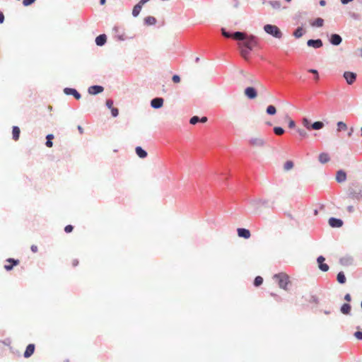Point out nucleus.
<instances>
[{
	"mask_svg": "<svg viewBox=\"0 0 362 362\" xmlns=\"http://www.w3.org/2000/svg\"><path fill=\"white\" fill-rule=\"evenodd\" d=\"M233 39L238 42L241 56L247 60L250 52L257 45V37L253 35H248L244 32L235 31L233 32Z\"/></svg>",
	"mask_w": 362,
	"mask_h": 362,
	"instance_id": "f257e3e1",
	"label": "nucleus"
},
{
	"mask_svg": "<svg viewBox=\"0 0 362 362\" xmlns=\"http://www.w3.org/2000/svg\"><path fill=\"white\" fill-rule=\"evenodd\" d=\"M264 30L267 34L272 35L275 38H281L283 35L281 30L275 25L266 24L264 26Z\"/></svg>",
	"mask_w": 362,
	"mask_h": 362,
	"instance_id": "f03ea898",
	"label": "nucleus"
},
{
	"mask_svg": "<svg viewBox=\"0 0 362 362\" xmlns=\"http://www.w3.org/2000/svg\"><path fill=\"white\" fill-rule=\"evenodd\" d=\"M274 279L278 281V284L281 288L287 290V285L289 283V276L285 273H279L274 274Z\"/></svg>",
	"mask_w": 362,
	"mask_h": 362,
	"instance_id": "7ed1b4c3",
	"label": "nucleus"
},
{
	"mask_svg": "<svg viewBox=\"0 0 362 362\" xmlns=\"http://www.w3.org/2000/svg\"><path fill=\"white\" fill-rule=\"evenodd\" d=\"M307 16V11H298L293 16V20L296 21L297 24H301V25L303 26L305 24Z\"/></svg>",
	"mask_w": 362,
	"mask_h": 362,
	"instance_id": "20e7f679",
	"label": "nucleus"
},
{
	"mask_svg": "<svg viewBox=\"0 0 362 362\" xmlns=\"http://www.w3.org/2000/svg\"><path fill=\"white\" fill-rule=\"evenodd\" d=\"M114 37L119 41H124L127 39L124 35V29L119 26L115 25L112 29Z\"/></svg>",
	"mask_w": 362,
	"mask_h": 362,
	"instance_id": "39448f33",
	"label": "nucleus"
},
{
	"mask_svg": "<svg viewBox=\"0 0 362 362\" xmlns=\"http://www.w3.org/2000/svg\"><path fill=\"white\" fill-rule=\"evenodd\" d=\"M250 146L254 147H264L267 141L262 137H252L248 140Z\"/></svg>",
	"mask_w": 362,
	"mask_h": 362,
	"instance_id": "423d86ee",
	"label": "nucleus"
},
{
	"mask_svg": "<svg viewBox=\"0 0 362 362\" xmlns=\"http://www.w3.org/2000/svg\"><path fill=\"white\" fill-rule=\"evenodd\" d=\"M343 77L346 80L347 84L352 85L356 81L357 75L356 73L352 71H344Z\"/></svg>",
	"mask_w": 362,
	"mask_h": 362,
	"instance_id": "0eeeda50",
	"label": "nucleus"
},
{
	"mask_svg": "<svg viewBox=\"0 0 362 362\" xmlns=\"http://www.w3.org/2000/svg\"><path fill=\"white\" fill-rule=\"evenodd\" d=\"M325 258L322 255H320L317 258V262L318 264L319 269L324 272H326L329 270V267L327 264L325 263Z\"/></svg>",
	"mask_w": 362,
	"mask_h": 362,
	"instance_id": "6e6552de",
	"label": "nucleus"
},
{
	"mask_svg": "<svg viewBox=\"0 0 362 362\" xmlns=\"http://www.w3.org/2000/svg\"><path fill=\"white\" fill-rule=\"evenodd\" d=\"M307 45L315 49H319L323 46L321 39H310L307 41Z\"/></svg>",
	"mask_w": 362,
	"mask_h": 362,
	"instance_id": "1a4fd4ad",
	"label": "nucleus"
},
{
	"mask_svg": "<svg viewBox=\"0 0 362 362\" xmlns=\"http://www.w3.org/2000/svg\"><path fill=\"white\" fill-rule=\"evenodd\" d=\"M64 93L66 95H73L76 100L81 98V93L76 89L73 88H65L64 89Z\"/></svg>",
	"mask_w": 362,
	"mask_h": 362,
	"instance_id": "9d476101",
	"label": "nucleus"
},
{
	"mask_svg": "<svg viewBox=\"0 0 362 362\" xmlns=\"http://www.w3.org/2000/svg\"><path fill=\"white\" fill-rule=\"evenodd\" d=\"M244 93L247 98L250 100L255 99L257 96V91L254 87H247Z\"/></svg>",
	"mask_w": 362,
	"mask_h": 362,
	"instance_id": "9b49d317",
	"label": "nucleus"
},
{
	"mask_svg": "<svg viewBox=\"0 0 362 362\" xmlns=\"http://www.w3.org/2000/svg\"><path fill=\"white\" fill-rule=\"evenodd\" d=\"M104 88L100 85H93L88 88V93L90 95H98L103 92Z\"/></svg>",
	"mask_w": 362,
	"mask_h": 362,
	"instance_id": "f8f14e48",
	"label": "nucleus"
},
{
	"mask_svg": "<svg viewBox=\"0 0 362 362\" xmlns=\"http://www.w3.org/2000/svg\"><path fill=\"white\" fill-rule=\"evenodd\" d=\"M329 42L334 46L339 45L342 42V37L337 33H333L329 38Z\"/></svg>",
	"mask_w": 362,
	"mask_h": 362,
	"instance_id": "ddd939ff",
	"label": "nucleus"
},
{
	"mask_svg": "<svg viewBox=\"0 0 362 362\" xmlns=\"http://www.w3.org/2000/svg\"><path fill=\"white\" fill-rule=\"evenodd\" d=\"M328 223L332 228H340L344 223L341 219L335 217L329 218Z\"/></svg>",
	"mask_w": 362,
	"mask_h": 362,
	"instance_id": "4468645a",
	"label": "nucleus"
},
{
	"mask_svg": "<svg viewBox=\"0 0 362 362\" xmlns=\"http://www.w3.org/2000/svg\"><path fill=\"white\" fill-rule=\"evenodd\" d=\"M163 98L156 97L151 100V106L154 109H159L163 106Z\"/></svg>",
	"mask_w": 362,
	"mask_h": 362,
	"instance_id": "2eb2a0df",
	"label": "nucleus"
},
{
	"mask_svg": "<svg viewBox=\"0 0 362 362\" xmlns=\"http://www.w3.org/2000/svg\"><path fill=\"white\" fill-rule=\"evenodd\" d=\"M237 232H238V235L240 238H243L245 239H248L251 235L250 231L247 228H238Z\"/></svg>",
	"mask_w": 362,
	"mask_h": 362,
	"instance_id": "dca6fc26",
	"label": "nucleus"
},
{
	"mask_svg": "<svg viewBox=\"0 0 362 362\" xmlns=\"http://www.w3.org/2000/svg\"><path fill=\"white\" fill-rule=\"evenodd\" d=\"M346 173L343 170H339L337 172L336 175V180L339 183H341L346 181Z\"/></svg>",
	"mask_w": 362,
	"mask_h": 362,
	"instance_id": "f3484780",
	"label": "nucleus"
},
{
	"mask_svg": "<svg viewBox=\"0 0 362 362\" xmlns=\"http://www.w3.org/2000/svg\"><path fill=\"white\" fill-rule=\"evenodd\" d=\"M95 44L98 46L102 47L105 45L107 42V35L105 34H100L95 37Z\"/></svg>",
	"mask_w": 362,
	"mask_h": 362,
	"instance_id": "a211bd4d",
	"label": "nucleus"
},
{
	"mask_svg": "<svg viewBox=\"0 0 362 362\" xmlns=\"http://www.w3.org/2000/svg\"><path fill=\"white\" fill-rule=\"evenodd\" d=\"M35 346L34 344H29L25 349L23 356L25 358L30 357L35 351Z\"/></svg>",
	"mask_w": 362,
	"mask_h": 362,
	"instance_id": "6ab92c4d",
	"label": "nucleus"
},
{
	"mask_svg": "<svg viewBox=\"0 0 362 362\" xmlns=\"http://www.w3.org/2000/svg\"><path fill=\"white\" fill-rule=\"evenodd\" d=\"M361 190L354 189L352 187H349L348 189V196L351 199H359Z\"/></svg>",
	"mask_w": 362,
	"mask_h": 362,
	"instance_id": "aec40b11",
	"label": "nucleus"
},
{
	"mask_svg": "<svg viewBox=\"0 0 362 362\" xmlns=\"http://www.w3.org/2000/svg\"><path fill=\"white\" fill-rule=\"evenodd\" d=\"M7 262H10L11 264H5L4 265V269L6 270V271H11L13 269V267L14 266H16L17 264H18L19 263V260L18 259H15L13 258H8L6 260Z\"/></svg>",
	"mask_w": 362,
	"mask_h": 362,
	"instance_id": "412c9836",
	"label": "nucleus"
},
{
	"mask_svg": "<svg viewBox=\"0 0 362 362\" xmlns=\"http://www.w3.org/2000/svg\"><path fill=\"white\" fill-rule=\"evenodd\" d=\"M339 262L341 265L344 266H349L351 265L354 262V258L351 256H345L339 259Z\"/></svg>",
	"mask_w": 362,
	"mask_h": 362,
	"instance_id": "4be33fe9",
	"label": "nucleus"
},
{
	"mask_svg": "<svg viewBox=\"0 0 362 362\" xmlns=\"http://www.w3.org/2000/svg\"><path fill=\"white\" fill-rule=\"evenodd\" d=\"M351 306L349 303H344L340 308L341 313L346 315L351 314Z\"/></svg>",
	"mask_w": 362,
	"mask_h": 362,
	"instance_id": "5701e85b",
	"label": "nucleus"
},
{
	"mask_svg": "<svg viewBox=\"0 0 362 362\" xmlns=\"http://www.w3.org/2000/svg\"><path fill=\"white\" fill-rule=\"evenodd\" d=\"M135 151L136 155L141 158H145L146 157H147L148 153L146 151L144 150L141 146H136L135 148Z\"/></svg>",
	"mask_w": 362,
	"mask_h": 362,
	"instance_id": "b1692460",
	"label": "nucleus"
},
{
	"mask_svg": "<svg viewBox=\"0 0 362 362\" xmlns=\"http://www.w3.org/2000/svg\"><path fill=\"white\" fill-rule=\"evenodd\" d=\"M330 160V157L329 156V154L327 153H320L319 155V161L322 163V164H325V163H327V162H329Z\"/></svg>",
	"mask_w": 362,
	"mask_h": 362,
	"instance_id": "393cba45",
	"label": "nucleus"
},
{
	"mask_svg": "<svg viewBox=\"0 0 362 362\" xmlns=\"http://www.w3.org/2000/svg\"><path fill=\"white\" fill-rule=\"evenodd\" d=\"M21 130L20 128L17 126H13L12 129V136L13 139L14 141H18L19 139Z\"/></svg>",
	"mask_w": 362,
	"mask_h": 362,
	"instance_id": "a878e982",
	"label": "nucleus"
},
{
	"mask_svg": "<svg viewBox=\"0 0 362 362\" xmlns=\"http://www.w3.org/2000/svg\"><path fill=\"white\" fill-rule=\"evenodd\" d=\"M144 21V24L146 25H153L156 23L157 20L155 17L149 16L146 17Z\"/></svg>",
	"mask_w": 362,
	"mask_h": 362,
	"instance_id": "bb28decb",
	"label": "nucleus"
},
{
	"mask_svg": "<svg viewBox=\"0 0 362 362\" xmlns=\"http://www.w3.org/2000/svg\"><path fill=\"white\" fill-rule=\"evenodd\" d=\"M337 280L339 284H344L346 281V278L343 272H339L337 275Z\"/></svg>",
	"mask_w": 362,
	"mask_h": 362,
	"instance_id": "cd10ccee",
	"label": "nucleus"
},
{
	"mask_svg": "<svg viewBox=\"0 0 362 362\" xmlns=\"http://www.w3.org/2000/svg\"><path fill=\"white\" fill-rule=\"evenodd\" d=\"M142 6H143L141 4H140L139 3L136 4L134 6L133 10H132V16L134 17H137L139 15L141 11Z\"/></svg>",
	"mask_w": 362,
	"mask_h": 362,
	"instance_id": "c85d7f7f",
	"label": "nucleus"
},
{
	"mask_svg": "<svg viewBox=\"0 0 362 362\" xmlns=\"http://www.w3.org/2000/svg\"><path fill=\"white\" fill-rule=\"evenodd\" d=\"M267 3L275 10H280L281 8V3L279 1H269Z\"/></svg>",
	"mask_w": 362,
	"mask_h": 362,
	"instance_id": "c756f323",
	"label": "nucleus"
},
{
	"mask_svg": "<svg viewBox=\"0 0 362 362\" xmlns=\"http://www.w3.org/2000/svg\"><path fill=\"white\" fill-rule=\"evenodd\" d=\"M303 26L298 27L293 32V35L296 38L301 37L304 34Z\"/></svg>",
	"mask_w": 362,
	"mask_h": 362,
	"instance_id": "7c9ffc66",
	"label": "nucleus"
},
{
	"mask_svg": "<svg viewBox=\"0 0 362 362\" xmlns=\"http://www.w3.org/2000/svg\"><path fill=\"white\" fill-rule=\"evenodd\" d=\"M325 124L321 121L315 122L311 124V129L320 130L324 127Z\"/></svg>",
	"mask_w": 362,
	"mask_h": 362,
	"instance_id": "2f4dec72",
	"label": "nucleus"
},
{
	"mask_svg": "<svg viewBox=\"0 0 362 362\" xmlns=\"http://www.w3.org/2000/svg\"><path fill=\"white\" fill-rule=\"evenodd\" d=\"M324 24V20L321 18H316L314 21L311 23V25L314 27L320 28Z\"/></svg>",
	"mask_w": 362,
	"mask_h": 362,
	"instance_id": "473e14b6",
	"label": "nucleus"
},
{
	"mask_svg": "<svg viewBox=\"0 0 362 362\" xmlns=\"http://www.w3.org/2000/svg\"><path fill=\"white\" fill-rule=\"evenodd\" d=\"M54 139V135L52 134H47L46 136V142L45 145L50 148L53 146L52 139Z\"/></svg>",
	"mask_w": 362,
	"mask_h": 362,
	"instance_id": "72a5a7b5",
	"label": "nucleus"
},
{
	"mask_svg": "<svg viewBox=\"0 0 362 362\" xmlns=\"http://www.w3.org/2000/svg\"><path fill=\"white\" fill-rule=\"evenodd\" d=\"M221 34L224 37L226 38H233V33H230L229 31H227L226 28H222L221 30Z\"/></svg>",
	"mask_w": 362,
	"mask_h": 362,
	"instance_id": "f704fd0d",
	"label": "nucleus"
},
{
	"mask_svg": "<svg viewBox=\"0 0 362 362\" xmlns=\"http://www.w3.org/2000/svg\"><path fill=\"white\" fill-rule=\"evenodd\" d=\"M266 112L269 115H274L276 112V108L275 106L270 105L267 106Z\"/></svg>",
	"mask_w": 362,
	"mask_h": 362,
	"instance_id": "c9c22d12",
	"label": "nucleus"
},
{
	"mask_svg": "<svg viewBox=\"0 0 362 362\" xmlns=\"http://www.w3.org/2000/svg\"><path fill=\"white\" fill-rule=\"evenodd\" d=\"M263 283V278L260 276H257L255 279H254V282H253V284L255 287H258L260 285H262Z\"/></svg>",
	"mask_w": 362,
	"mask_h": 362,
	"instance_id": "e433bc0d",
	"label": "nucleus"
},
{
	"mask_svg": "<svg viewBox=\"0 0 362 362\" xmlns=\"http://www.w3.org/2000/svg\"><path fill=\"white\" fill-rule=\"evenodd\" d=\"M337 131H345L347 129V125L344 122H337Z\"/></svg>",
	"mask_w": 362,
	"mask_h": 362,
	"instance_id": "4c0bfd02",
	"label": "nucleus"
},
{
	"mask_svg": "<svg viewBox=\"0 0 362 362\" xmlns=\"http://www.w3.org/2000/svg\"><path fill=\"white\" fill-rule=\"evenodd\" d=\"M302 123L308 130H311L310 127L312 124L310 123V121L308 118L304 117L302 120Z\"/></svg>",
	"mask_w": 362,
	"mask_h": 362,
	"instance_id": "58836bf2",
	"label": "nucleus"
},
{
	"mask_svg": "<svg viewBox=\"0 0 362 362\" xmlns=\"http://www.w3.org/2000/svg\"><path fill=\"white\" fill-rule=\"evenodd\" d=\"M308 71L310 74H313V76H314V78L316 81H319L320 79V76H319V73H318V71L317 69H310L308 70Z\"/></svg>",
	"mask_w": 362,
	"mask_h": 362,
	"instance_id": "ea45409f",
	"label": "nucleus"
},
{
	"mask_svg": "<svg viewBox=\"0 0 362 362\" xmlns=\"http://www.w3.org/2000/svg\"><path fill=\"white\" fill-rule=\"evenodd\" d=\"M273 132L276 135H282L284 133V129L281 127H274Z\"/></svg>",
	"mask_w": 362,
	"mask_h": 362,
	"instance_id": "a19ab883",
	"label": "nucleus"
},
{
	"mask_svg": "<svg viewBox=\"0 0 362 362\" xmlns=\"http://www.w3.org/2000/svg\"><path fill=\"white\" fill-rule=\"evenodd\" d=\"M297 132L303 139L307 138L308 136V134L305 129H298Z\"/></svg>",
	"mask_w": 362,
	"mask_h": 362,
	"instance_id": "79ce46f5",
	"label": "nucleus"
},
{
	"mask_svg": "<svg viewBox=\"0 0 362 362\" xmlns=\"http://www.w3.org/2000/svg\"><path fill=\"white\" fill-rule=\"evenodd\" d=\"M200 117L198 116H193L189 119V123L192 125L197 124L198 122H199Z\"/></svg>",
	"mask_w": 362,
	"mask_h": 362,
	"instance_id": "37998d69",
	"label": "nucleus"
},
{
	"mask_svg": "<svg viewBox=\"0 0 362 362\" xmlns=\"http://www.w3.org/2000/svg\"><path fill=\"white\" fill-rule=\"evenodd\" d=\"M293 167V163L291 160L286 161L284 166V168L286 170H288L291 169Z\"/></svg>",
	"mask_w": 362,
	"mask_h": 362,
	"instance_id": "c03bdc74",
	"label": "nucleus"
},
{
	"mask_svg": "<svg viewBox=\"0 0 362 362\" xmlns=\"http://www.w3.org/2000/svg\"><path fill=\"white\" fill-rule=\"evenodd\" d=\"M252 202L255 204H267V200H264V199H255L252 201Z\"/></svg>",
	"mask_w": 362,
	"mask_h": 362,
	"instance_id": "a18cd8bd",
	"label": "nucleus"
},
{
	"mask_svg": "<svg viewBox=\"0 0 362 362\" xmlns=\"http://www.w3.org/2000/svg\"><path fill=\"white\" fill-rule=\"evenodd\" d=\"M111 110V115L113 117H116L119 115V110L117 107H112Z\"/></svg>",
	"mask_w": 362,
	"mask_h": 362,
	"instance_id": "49530a36",
	"label": "nucleus"
},
{
	"mask_svg": "<svg viewBox=\"0 0 362 362\" xmlns=\"http://www.w3.org/2000/svg\"><path fill=\"white\" fill-rule=\"evenodd\" d=\"M36 0H23V4L24 6H28L33 4Z\"/></svg>",
	"mask_w": 362,
	"mask_h": 362,
	"instance_id": "de8ad7c7",
	"label": "nucleus"
},
{
	"mask_svg": "<svg viewBox=\"0 0 362 362\" xmlns=\"http://www.w3.org/2000/svg\"><path fill=\"white\" fill-rule=\"evenodd\" d=\"M106 107L108 108V109H111L113 107V100H111V99H107L106 100Z\"/></svg>",
	"mask_w": 362,
	"mask_h": 362,
	"instance_id": "09e8293b",
	"label": "nucleus"
},
{
	"mask_svg": "<svg viewBox=\"0 0 362 362\" xmlns=\"http://www.w3.org/2000/svg\"><path fill=\"white\" fill-rule=\"evenodd\" d=\"M354 335L357 339L362 340V332L356 331Z\"/></svg>",
	"mask_w": 362,
	"mask_h": 362,
	"instance_id": "8fccbe9b",
	"label": "nucleus"
},
{
	"mask_svg": "<svg viewBox=\"0 0 362 362\" xmlns=\"http://www.w3.org/2000/svg\"><path fill=\"white\" fill-rule=\"evenodd\" d=\"M74 229V227L73 226L71 225H67L65 226L64 228V231L66 233H71Z\"/></svg>",
	"mask_w": 362,
	"mask_h": 362,
	"instance_id": "3c124183",
	"label": "nucleus"
},
{
	"mask_svg": "<svg viewBox=\"0 0 362 362\" xmlns=\"http://www.w3.org/2000/svg\"><path fill=\"white\" fill-rule=\"evenodd\" d=\"M172 80L174 83H179L180 81V76L175 74L172 77Z\"/></svg>",
	"mask_w": 362,
	"mask_h": 362,
	"instance_id": "603ef678",
	"label": "nucleus"
},
{
	"mask_svg": "<svg viewBox=\"0 0 362 362\" xmlns=\"http://www.w3.org/2000/svg\"><path fill=\"white\" fill-rule=\"evenodd\" d=\"M344 300L347 302H350L351 300V296L349 293H346L345 296H344Z\"/></svg>",
	"mask_w": 362,
	"mask_h": 362,
	"instance_id": "864d4df0",
	"label": "nucleus"
},
{
	"mask_svg": "<svg viewBox=\"0 0 362 362\" xmlns=\"http://www.w3.org/2000/svg\"><path fill=\"white\" fill-rule=\"evenodd\" d=\"M296 126V123L293 119H291L288 122V127L289 128H294Z\"/></svg>",
	"mask_w": 362,
	"mask_h": 362,
	"instance_id": "5fc2aeb1",
	"label": "nucleus"
},
{
	"mask_svg": "<svg viewBox=\"0 0 362 362\" xmlns=\"http://www.w3.org/2000/svg\"><path fill=\"white\" fill-rule=\"evenodd\" d=\"M30 250L33 252H37V246L35 245H32L30 247Z\"/></svg>",
	"mask_w": 362,
	"mask_h": 362,
	"instance_id": "6e6d98bb",
	"label": "nucleus"
},
{
	"mask_svg": "<svg viewBox=\"0 0 362 362\" xmlns=\"http://www.w3.org/2000/svg\"><path fill=\"white\" fill-rule=\"evenodd\" d=\"M4 22V13L0 11V23L2 24Z\"/></svg>",
	"mask_w": 362,
	"mask_h": 362,
	"instance_id": "4d7b16f0",
	"label": "nucleus"
},
{
	"mask_svg": "<svg viewBox=\"0 0 362 362\" xmlns=\"http://www.w3.org/2000/svg\"><path fill=\"white\" fill-rule=\"evenodd\" d=\"M347 211L349 213H353L354 211V207L353 206H348Z\"/></svg>",
	"mask_w": 362,
	"mask_h": 362,
	"instance_id": "13d9d810",
	"label": "nucleus"
},
{
	"mask_svg": "<svg viewBox=\"0 0 362 362\" xmlns=\"http://www.w3.org/2000/svg\"><path fill=\"white\" fill-rule=\"evenodd\" d=\"M233 2V7L238 8L239 6V1L238 0H232Z\"/></svg>",
	"mask_w": 362,
	"mask_h": 362,
	"instance_id": "bf43d9fd",
	"label": "nucleus"
},
{
	"mask_svg": "<svg viewBox=\"0 0 362 362\" xmlns=\"http://www.w3.org/2000/svg\"><path fill=\"white\" fill-rule=\"evenodd\" d=\"M311 299L313 303H318V298L315 296H312Z\"/></svg>",
	"mask_w": 362,
	"mask_h": 362,
	"instance_id": "052dcab7",
	"label": "nucleus"
},
{
	"mask_svg": "<svg viewBox=\"0 0 362 362\" xmlns=\"http://www.w3.org/2000/svg\"><path fill=\"white\" fill-rule=\"evenodd\" d=\"M207 119H208L206 117H202L200 118L199 122L205 123L207 121Z\"/></svg>",
	"mask_w": 362,
	"mask_h": 362,
	"instance_id": "680f3d73",
	"label": "nucleus"
},
{
	"mask_svg": "<svg viewBox=\"0 0 362 362\" xmlns=\"http://www.w3.org/2000/svg\"><path fill=\"white\" fill-rule=\"evenodd\" d=\"M353 0H341L342 4L345 5L352 1Z\"/></svg>",
	"mask_w": 362,
	"mask_h": 362,
	"instance_id": "e2e57ef3",
	"label": "nucleus"
},
{
	"mask_svg": "<svg viewBox=\"0 0 362 362\" xmlns=\"http://www.w3.org/2000/svg\"><path fill=\"white\" fill-rule=\"evenodd\" d=\"M319 4L321 6H324L326 5V1L325 0H320L319 1Z\"/></svg>",
	"mask_w": 362,
	"mask_h": 362,
	"instance_id": "0e129e2a",
	"label": "nucleus"
},
{
	"mask_svg": "<svg viewBox=\"0 0 362 362\" xmlns=\"http://www.w3.org/2000/svg\"><path fill=\"white\" fill-rule=\"evenodd\" d=\"M72 264L74 267H76L78 264V259H74L72 262Z\"/></svg>",
	"mask_w": 362,
	"mask_h": 362,
	"instance_id": "69168bd1",
	"label": "nucleus"
},
{
	"mask_svg": "<svg viewBox=\"0 0 362 362\" xmlns=\"http://www.w3.org/2000/svg\"><path fill=\"white\" fill-rule=\"evenodd\" d=\"M150 0H140L139 3L143 6L144 4L148 2Z\"/></svg>",
	"mask_w": 362,
	"mask_h": 362,
	"instance_id": "338daca9",
	"label": "nucleus"
},
{
	"mask_svg": "<svg viewBox=\"0 0 362 362\" xmlns=\"http://www.w3.org/2000/svg\"><path fill=\"white\" fill-rule=\"evenodd\" d=\"M77 128H78V130L79 131V132H80L81 134H83V128L81 127V126L78 125Z\"/></svg>",
	"mask_w": 362,
	"mask_h": 362,
	"instance_id": "774afa93",
	"label": "nucleus"
}]
</instances>
